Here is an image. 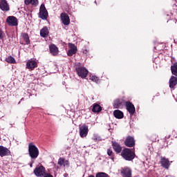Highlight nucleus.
<instances>
[{"label": "nucleus", "instance_id": "nucleus-1", "mask_svg": "<svg viewBox=\"0 0 177 177\" xmlns=\"http://www.w3.org/2000/svg\"><path fill=\"white\" fill-rule=\"evenodd\" d=\"M29 156L32 160H35L39 156V150L32 143H30L28 145Z\"/></svg>", "mask_w": 177, "mask_h": 177}, {"label": "nucleus", "instance_id": "nucleus-2", "mask_svg": "<svg viewBox=\"0 0 177 177\" xmlns=\"http://www.w3.org/2000/svg\"><path fill=\"white\" fill-rule=\"evenodd\" d=\"M121 156L124 158V160H127V161H132V160L135 158V152L128 148H126L122 151Z\"/></svg>", "mask_w": 177, "mask_h": 177}, {"label": "nucleus", "instance_id": "nucleus-3", "mask_svg": "<svg viewBox=\"0 0 177 177\" xmlns=\"http://www.w3.org/2000/svg\"><path fill=\"white\" fill-rule=\"evenodd\" d=\"M48 10H46V8H45V4H41L39 8V17L40 19H42V20H46V19H48Z\"/></svg>", "mask_w": 177, "mask_h": 177}, {"label": "nucleus", "instance_id": "nucleus-4", "mask_svg": "<svg viewBox=\"0 0 177 177\" xmlns=\"http://www.w3.org/2000/svg\"><path fill=\"white\" fill-rule=\"evenodd\" d=\"M125 106V100L124 99L118 98L113 101V109H123Z\"/></svg>", "mask_w": 177, "mask_h": 177}, {"label": "nucleus", "instance_id": "nucleus-5", "mask_svg": "<svg viewBox=\"0 0 177 177\" xmlns=\"http://www.w3.org/2000/svg\"><path fill=\"white\" fill-rule=\"evenodd\" d=\"M38 67V62L35 59H30L26 62V68L32 71L35 68Z\"/></svg>", "mask_w": 177, "mask_h": 177}, {"label": "nucleus", "instance_id": "nucleus-6", "mask_svg": "<svg viewBox=\"0 0 177 177\" xmlns=\"http://www.w3.org/2000/svg\"><path fill=\"white\" fill-rule=\"evenodd\" d=\"M76 71L79 77H81V78H86L88 75V70L86 68L84 67H79Z\"/></svg>", "mask_w": 177, "mask_h": 177}, {"label": "nucleus", "instance_id": "nucleus-7", "mask_svg": "<svg viewBox=\"0 0 177 177\" xmlns=\"http://www.w3.org/2000/svg\"><path fill=\"white\" fill-rule=\"evenodd\" d=\"M34 174L38 177L44 176V175H45V167H44V166L36 167L34 170Z\"/></svg>", "mask_w": 177, "mask_h": 177}, {"label": "nucleus", "instance_id": "nucleus-8", "mask_svg": "<svg viewBox=\"0 0 177 177\" xmlns=\"http://www.w3.org/2000/svg\"><path fill=\"white\" fill-rule=\"evenodd\" d=\"M6 23L8 26H17V18L10 16L6 19Z\"/></svg>", "mask_w": 177, "mask_h": 177}, {"label": "nucleus", "instance_id": "nucleus-9", "mask_svg": "<svg viewBox=\"0 0 177 177\" xmlns=\"http://www.w3.org/2000/svg\"><path fill=\"white\" fill-rule=\"evenodd\" d=\"M88 127L86 124H83L80 127V135L82 138H86L88 136Z\"/></svg>", "mask_w": 177, "mask_h": 177}, {"label": "nucleus", "instance_id": "nucleus-10", "mask_svg": "<svg viewBox=\"0 0 177 177\" xmlns=\"http://www.w3.org/2000/svg\"><path fill=\"white\" fill-rule=\"evenodd\" d=\"M69 50L67 52L68 56H73L77 53V46L73 44H68Z\"/></svg>", "mask_w": 177, "mask_h": 177}, {"label": "nucleus", "instance_id": "nucleus-11", "mask_svg": "<svg viewBox=\"0 0 177 177\" xmlns=\"http://www.w3.org/2000/svg\"><path fill=\"white\" fill-rule=\"evenodd\" d=\"M126 108L127 111H129V114L131 115H133V114H135V106H133V104L129 102H126Z\"/></svg>", "mask_w": 177, "mask_h": 177}, {"label": "nucleus", "instance_id": "nucleus-12", "mask_svg": "<svg viewBox=\"0 0 177 177\" xmlns=\"http://www.w3.org/2000/svg\"><path fill=\"white\" fill-rule=\"evenodd\" d=\"M0 9H1L3 12L9 11V4H8V1H6V0H0Z\"/></svg>", "mask_w": 177, "mask_h": 177}, {"label": "nucleus", "instance_id": "nucleus-13", "mask_svg": "<svg viewBox=\"0 0 177 177\" xmlns=\"http://www.w3.org/2000/svg\"><path fill=\"white\" fill-rule=\"evenodd\" d=\"M10 151L3 147L0 145V157H6V156H10Z\"/></svg>", "mask_w": 177, "mask_h": 177}, {"label": "nucleus", "instance_id": "nucleus-14", "mask_svg": "<svg viewBox=\"0 0 177 177\" xmlns=\"http://www.w3.org/2000/svg\"><path fill=\"white\" fill-rule=\"evenodd\" d=\"M61 20L64 26H68L70 24V17L66 13H62L60 15Z\"/></svg>", "mask_w": 177, "mask_h": 177}, {"label": "nucleus", "instance_id": "nucleus-15", "mask_svg": "<svg viewBox=\"0 0 177 177\" xmlns=\"http://www.w3.org/2000/svg\"><path fill=\"white\" fill-rule=\"evenodd\" d=\"M124 143L127 146V147H133V146H135V140L133 139V138L129 136L126 139Z\"/></svg>", "mask_w": 177, "mask_h": 177}, {"label": "nucleus", "instance_id": "nucleus-16", "mask_svg": "<svg viewBox=\"0 0 177 177\" xmlns=\"http://www.w3.org/2000/svg\"><path fill=\"white\" fill-rule=\"evenodd\" d=\"M49 48L50 52L51 55H53V56H57L59 53V48H57V47L55 44L50 45L49 46Z\"/></svg>", "mask_w": 177, "mask_h": 177}, {"label": "nucleus", "instance_id": "nucleus-17", "mask_svg": "<svg viewBox=\"0 0 177 177\" xmlns=\"http://www.w3.org/2000/svg\"><path fill=\"white\" fill-rule=\"evenodd\" d=\"M176 85H177V77L175 76H171L169 80V88H175Z\"/></svg>", "mask_w": 177, "mask_h": 177}, {"label": "nucleus", "instance_id": "nucleus-18", "mask_svg": "<svg viewBox=\"0 0 177 177\" xmlns=\"http://www.w3.org/2000/svg\"><path fill=\"white\" fill-rule=\"evenodd\" d=\"M161 165L163 166L164 168H166V169H168L169 168V160L165 158H161Z\"/></svg>", "mask_w": 177, "mask_h": 177}, {"label": "nucleus", "instance_id": "nucleus-19", "mask_svg": "<svg viewBox=\"0 0 177 177\" xmlns=\"http://www.w3.org/2000/svg\"><path fill=\"white\" fill-rule=\"evenodd\" d=\"M113 115L115 118L121 119L124 118V113L120 110H115L113 111Z\"/></svg>", "mask_w": 177, "mask_h": 177}, {"label": "nucleus", "instance_id": "nucleus-20", "mask_svg": "<svg viewBox=\"0 0 177 177\" xmlns=\"http://www.w3.org/2000/svg\"><path fill=\"white\" fill-rule=\"evenodd\" d=\"M102 110V106H100L98 104H94L93 105L92 111L93 113H100V111Z\"/></svg>", "mask_w": 177, "mask_h": 177}, {"label": "nucleus", "instance_id": "nucleus-21", "mask_svg": "<svg viewBox=\"0 0 177 177\" xmlns=\"http://www.w3.org/2000/svg\"><path fill=\"white\" fill-rule=\"evenodd\" d=\"M113 147L116 153H121V150H122V147H121V145H120V144L117 142L113 143Z\"/></svg>", "mask_w": 177, "mask_h": 177}, {"label": "nucleus", "instance_id": "nucleus-22", "mask_svg": "<svg viewBox=\"0 0 177 177\" xmlns=\"http://www.w3.org/2000/svg\"><path fill=\"white\" fill-rule=\"evenodd\" d=\"M122 174H123L124 176H131L132 171H131V169L128 167H124L122 171Z\"/></svg>", "mask_w": 177, "mask_h": 177}, {"label": "nucleus", "instance_id": "nucleus-23", "mask_svg": "<svg viewBox=\"0 0 177 177\" xmlns=\"http://www.w3.org/2000/svg\"><path fill=\"white\" fill-rule=\"evenodd\" d=\"M48 34H49V30L46 27L43 28L40 30V35L41 37H43V38H45L46 37H48Z\"/></svg>", "mask_w": 177, "mask_h": 177}, {"label": "nucleus", "instance_id": "nucleus-24", "mask_svg": "<svg viewBox=\"0 0 177 177\" xmlns=\"http://www.w3.org/2000/svg\"><path fill=\"white\" fill-rule=\"evenodd\" d=\"M26 5H32V6H37L38 5V0H25Z\"/></svg>", "mask_w": 177, "mask_h": 177}, {"label": "nucleus", "instance_id": "nucleus-25", "mask_svg": "<svg viewBox=\"0 0 177 177\" xmlns=\"http://www.w3.org/2000/svg\"><path fill=\"white\" fill-rule=\"evenodd\" d=\"M171 70L172 75L177 77V63H175L173 66H171Z\"/></svg>", "mask_w": 177, "mask_h": 177}, {"label": "nucleus", "instance_id": "nucleus-26", "mask_svg": "<svg viewBox=\"0 0 177 177\" xmlns=\"http://www.w3.org/2000/svg\"><path fill=\"white\" fill-rule=\"evenodd\" d=\"M21 37L25 41L26 44H30V37L27 33H22Z\"/></svg>", "mask_w": 177, "mask_h": 177}, {"label": "nucleus", "instance_id": "nucleus-27", "mask_svg": "<svg viewBox=\"0 0 177 177\" xmlns=\"http://www.w3.org/2000/svg\"><path fill=\"white\" fill-rule=\"evenodd\" d=\"M66 164H68V161L64 160V158H59L58 160V165H64V167H66Z\"/></svg>", "mask_w": 177, "mask_h": 177}, {"label": "nucleus", "instance_id": "nucleus-28", "mask_svg": "<svg viewBox=\"0 0 177 177\" xmlns=\"http://www.w3.org/2000/svg\"><path fill=\"white\" fill-rule=\"evenodd\" d=\"M6 60L7 63H11L12 64H15V63H16V60H15V58L12 56L7 57Z\"/></svg>", "mask_w": 177, "mask_h": 177}, {"label": "nucleus", "instance_id": "nucleus-29", "mask_svg": "<svg viewBox=\"0 0 177 177\" xmlns=\"http://www.w3.org/2000/svg\"><path fill=\"white\" fill-rule=\"evenodd\" d=\"M107 154H108V156H109L110 158H111L113 161H114V153H113V150L109 149L107 150Z\"/></svg>", "mask_w": 177, "mask_h": 177}, {"label": "nucleus", "instance_id": "nucleus-30", "mask_svg": "<svg viewBox=\"0 0 177 177\" xmlns=\"http://www.w3.org/2000/svg\"><path fill=\"white\" fill-rule=\"evenodd\" d=\"M96 177H110V176L104 172H99L96 174Z\"/></svg>", "mask_w": 177, "mask_h": 177}, {"label": "nucleus", "instance_id": "nucleus-31", "mask_svg": "<svg viewBox=\"0 0 177 177\" xmlns=\"http://www.w3.org/2000/svg\"><path fill=\"white\" fill-rule=\"evenodd\" d=\"M91 80L93 82H96V84H98L99 82V77H96L95 75L91 76Z\"/></svg>", "mask_w": 177, "mask_h": 177}, {"label": "nucleus", "instance_id": "nucleus-32", "mask_svg": "<svg viewBox=\"0 0 177 177\" xmlns=\"http://www.w3.org/2000/svg\"><path fill=\"white\" fill-rule=\"evenodd\" d=\"M93 140H94V142H99V140H100V137L97 136V134H94L93 136Z\"/></svg>", "mask_w": 177, "mask_h": 177}, {"label": "nucleus", "instance_id": "nucleus-33", "mask_svg": "<svg viewBox=\"0 0 177 177\" xmlns=\"http://www.w3.org/2000/svg\"><path fill=\"white\" fill-rule=\"evenodd\" d=\"M44 177H53V176L50 174H46Z\"/></svg>", "mask_w": 177, "mask_h": 177}, {"label": "nucleus", "instance_id": "nucleus-34", "mask_svg": "<svg viewBox=\"0 0 177 177\" xmlns=\"http://www.w3.org/2000/svg\"><path fill=\"white\" fill-rule=\"evenodd\" d=\"M2 34H3V32H2V29L0 28V38L2 37Z\"/></svg>", "mask_w": 177, "mask_h": 177}, {"label": "nucleus", "instance_id": "nucleus-35", "mask_svg": "<svg viewBox=\"0 0 177 177\" xmlns=\"http://www.w3.org/2000/svg\"><path fill=\"white\" fill-rule=\"evenodd\" d=\"M125 177H131V176H124Z\"/></svg>", "mask_w": 177, "mask_h": 177}, {"label": "nucleus", "instance_id": "nucleus-36", "mask_svg": "<svg viewBox=\"0 0 177 177\" xmlns=\"http://www.w3.org/2000/svg\"><path fill=\"white\" fill-rule=\"evenodd\" d=\"M30 167H32V164H30Z\"/></svg>", "mask_w": 177, "mask_h": 177}]
</instances>
